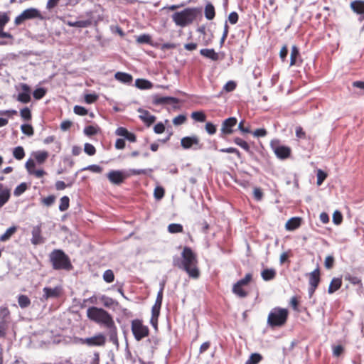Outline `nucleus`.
<instances>
[{"label":"nucleus","mask_w":364,"mask_h":364,"mask_svg":"<svg viewBox=\"0 0 364 364\" xmlns=\"http://www.w3.org/2000/svg\"><path fill=\"white\" fill-rule=\"evenodd\" d=\"M173 264L186 272L191 278L198 279L200 276L197 256L189 247L183 248L181 258H173Z\"/></svg>","instance_id":"1"},{"label":"nucleus","mask_w":364,"mask_h":364,"mask_svg":"<svg viewBox=\"0 0 364 364\" xmlns=\"http://www.w3.org/2000/svg\"><path fill=\"white\" fill-rule=\"evenodd\" d=\"M49 259L55 270L70 271L73 269L69 257L62 250H53L49 255Z\"/></svg>","instance_id":"2"},{"label":"nucleus","mask_w":364,"mask_h":364,"mask_svg":"<svg viewBox=\"0 0 364 364\" xmlns=\"http://www.w3.org/2000/svg\"><path fill=\"white\" fill-rule=\"evenodd\" d=\"M87 316L91 321L104 325L106 328L114 322L109 312L102 308L95 306L89 307L87 309Z\"/></svg>","instance_id":"3"},{"label":"nucleus","mask_w":364,"mask_h":364,"mask_svg":"<svg viewBox=\"0 0 364 364\" xmlns=\"http://www.w3.org/2000/svg\"><path fill=\"white\" fill-rule=\"evenodd\" d=\"M87 316L91 321L104 325L106 328L114 322L109 312L102 308L95 306L89 307L87 309Z\"/></svg>","instance_id":"4"},{"label":"nucleus","mask_w":364,"mask_h":364,"mask_svg":"<svg viewBox=\"0 0 364 364\" xmlns=\"http://www.w3.org/2000/svg\"><path fill=\"white\" fill-rule=\"evenodd\" d=\"M200 13L197 8H186L172 15L173 22L178 26L184 27L191 23Z\"/></svg>","instance_id":"5"},{"label":"nucleus","mask_w":364,"mask_h":364,"mask_svg":"<svg viewBox=\"0 0 364 364\" xmlns=\"http://www.w3.org/2000/svg\"><path fill=\"white\" fill-rule=\"evenodd\" d=\"M289 311L287 309L274 307L268 315L267 325L271 328L281 327L286 323Z\"/></svg>","instance_id":"6"},{"label":"nucleus","mask_w":364,"mask_h":364,"mask_svg":"<svg viewBox=\"0 0 364 364\" xmlns=\"http://www.w3.org/2000/svg\"><path fill=\"white\" fill-rule=\"evenodd\" d=\"M131 330L136 341H139L147 337L149 333L148 326L143 324L140 319H134L132 321Z\"/></svg>","instance_id":"7"},{"label":"nucleus","mask_w":364,"mask_h":364,"mask_svg":"<svg viewBox=\"0 0 364 364\" xmlns=\"http://www.w3.org/2000/svg\"><path fill=\"white\" fill-rule=\"evenodd\" d=\"M270 147L276 156L281 160L287 159L290 156L291 153V148L287 146L282 145L279 139L272 140Z\"/></svg>","instance_id":"8"},{"label":"nucleus","mask_w":364,"mask_h":364,"mask_svg":"<svg viewBox=\"0 0 364 364\" xmlns=\"http://www.w3.org/2000/svg\"><path fill=\"white\" fill-rule=\"evenodd\" d=\"M39 18L43 19L40 11L36 8H29L24 10L20 15L17 16L14 20L16 25H19L26 20Z\"/></svg>","instance_id":"9"},{"label":"nucleus","mask_w":364,"mask_h":364,"mask_svg":"<svg viewBox=\"0 0 364 364\" xmlns=\"http://www.w3.org/2000/svg\"><path fill=\"white\" fill-rule=\"evenodd\" d=\"M106 176L112 184L120 185L130 176V174L123 170H111L106 174Z\"/></svg>","instance_id":"10"},{"label":"nucleus","mask_w":364,"mask_h":364,"mask_svg":"<svg viewBox=\"0 0 364 364\" xmlns=\"http://www.w3.org/2000/svg\"><path fill=\"white\" fill-rule=\"evenodd\" d=\"M181 145L184 149H193L198 150L203 147L199 138L196 135L183 137L181 139Z\"/></svg>","instance_id":"11"},{"label":"nucleus","mask_w":364,"mask_h":364,"mask_svg":"<svg viewBox=\"0 0 364 364\" xmlns=\"http://www.w3.org/2000/svg\"><path fill=\"white\" fill-rule=\"evenodd\" d=\"M43 300L58 299L63 294V289L61 285H58L53 288L46 287L43 289Z\"/></svg>","instance_id":"12"},{"label":"nucleus","mask_w":364,"mask_h":364,"mask_svg":"<svg viewBox=\"0 0 364 364\" xmlns=\"http://www.w3.org/2000/svg\"><path fill=\"white\" fill-rule=\"evenodd\" d=\"M32 237L31 242L33 245H38L45 242V239L41 235V224L34 226L31 231Z\"/></svg>","instance_id":"13"},{"label":"nucleus","mask_w":364,"mask_h":364,"mask_svg":"<svg viewBox=\"0 0 364 364\" xmlns=\"http://www.w3.org/2000/svg\"><path fill=\"white\" fill-rule=\"evenodd\" d=\"M237 119L234 117L225 119L222 123L221 132L223 134L228 135L233 132L232 128L237 124Z\"/></svg>","instance_id":"14"},{"label":"nucleus","mask_w":364,"mask_h":364,"mask_svg":"<svg viewBox=\"0 0 364 364\" xmlns=\"http://www.w3.org/2000/svg\"><path fill=\"white\" fill-rule=\"evenodd\" d=\"M106 338L102 333L97 334L90 338H85L86 345L88 346H102L105 344Z\"/></svg>","instance_id":"15"},{"label":"nucleus","mask_w":364,"mask_h":364,"mask_svg":"<svg viewBox=\"0 0 364 364\" xmlns=\"http://www.w3.org/2000/svg\"><path fill=\"white\" fill-rule=\"evenodd\" d=\"M22 92L19 93L17 97V100L22 103H28L31 101V88L25 83L21 84Z\"/></svg>","instance_id":"16"},{"label":"nucleus","mask_w":364,"mask_h":364,"mask_svg":"<svg viewBox=\"0 0 364 364\" xmlns=\"http://www.w3.org/2000/svg\"><path fill=\"white\" fill-rule=\"evenodd\" d=\"M158 340L157 338L152 337L150 338H148L146 342L144 343V346L145 348L146 349V353L147 354V356L149 358H152L155 351V349L156 348V346L158 345Z\"/></svg>","instance_id":"17"},{"label":"nucleus","mask_w":364,"mask_h":364,"mask_svg":"<svg viewBox=\"0 0 364 364\" xmlns=\"http://www.w3.org/2000/svg\"><path fill=\"white\" fill-rule=\"evenodd\" d=\"M178 102V99L173 97H160L159 95L153 96V103L156 105L171 103L177 104Z\"/></svg>","instance_id":"18"},{"label":"nucleus","mask_w":364,"mask_h":364,"mask_svg":"<svg viewBox=\"0 0 364 364\" xmlns=\"http://www.w3.org/2000/svg\"><path fill=\"white\" fill-rule=\"evenodd\" d=\"M200 54L208 59L213 61H217L220 59L219 54L215 51L213 48H203L200 50Z\"/></svg>","instance_id":"19"},{"label":"nucleus","mask_w":364,"mask_h":364,"mask_svg":"<svg viewBox=\"0 0 364 364\" xmlns=\"http://www.w3.org/2000/svg\"><path fill=\"white\" fill-rule=\"evenodd\" d=\"M320 280V270L318 268H316L309 274V286L318 287Z\"/></svg>","instance_id":"20"},{"label":"nucleus","mask_w":364,"mask_h":364,"mask_svg":"<svg viewBox=\"0 0 364 364\" xmlns=\"http://www.w3.org/2000/svg\"><path fill=\"white\" fill-rule=\"evenodd\" d=\"M114 77L117 80L119 81L120 82L127 85L131 84L133 80L132 75L123 72H117L114 75Z\"/></svg>","instance_id":"21"},{"label":"nucleus","mask_w":364,"mask_h":364,"mask_svg":"<svg viewBox=\"0 0 364 364\" xmlns=\"http://www.w3.org/2000/svg\"><path fill=\"white\" fill-rule=\"evenodd\" d=\"M161 306V304H157L156 301H155V304L151 309V323L155 328L157 326V320L160 314Z\"/></svg>","instance_id":"22"},{"label":"nucleus","mask_w":364,"mask_h":364,"mask_svg":"<svg viewBox=\"0 0 364 364\" xmlns=\"http://www.w3.org/2000/svg\"><path fill=\"white\" fill-rule=\"evenodd\" d=\"M350 9L357 14L364 15V1L356 0L350 3Z\"/></svg>","instance_id":"23"},{"label":"nucleus","mask_w":364,"mask_h":364,"mask_svg":"<svg viewBox=\"0 0 364 364\" xmlns=\"http://www.w3.org/2000/svg\"><path fill=\"white\" fill-rule=\"evenodd\" d=\"M108 330V336L109 337V341L112 342L114 344L118 343V338H117V326L114 323L110 324L107 327Z\"/></svg>","instance_id":"24"},{"label":"nucleus","mask_w":364,"mask_h":364,"mask_svg":"<svg viewBox=\"0 0 364 364\" xmlns=\"http://www.w3.org/2000/svg\"><path fill=\"white\" fill-rule=\"evenodd\" d=\"M139 112L141 113V114L140 115L141 119L148 126H150L155 122L156 117L151 114L149 111L139 109Z\"/></svg>","instance_id":"25"},{"label":"nucleus","mask_w":364,"mask_h":364,"mask_svg":"<svg viewBox=\"0 0 364 364\" xmlns=\"http://www.w3.org/2000/svg\"><path fill=\"white\" fill-rule=\"evenodd\" d=\"M301 218L299 217H293L290 218L285 225L287 230H294L301 225Z\"/></svg>","instance_id":"26"},{"label":"nucleus","mask_w":364,"mask_h":364,"mask_svg":"<svg viewBox=\"0 0 364 364\" xmlns=\"http://www.w3.org/2000/svg\"><path fill=\"white\" fill-rule=\"evenodd\" d=\"M65 23L70 27L87 28L91 26L92 21L90 19L76 21H68Z\"/></svg>","instance_id":"27"},{"label":"nucleus","mask_w":364,"mask_h":364,"mask_svg":"<svg viewBox=\"0 0 364 364\" xmlns=\"http://www.w3.org/2000/svg\"><path fill=\"white\" fill-rule=\"evenodd\" d=\"M18 226L13 225L9 228L6 232L0 236V242H6L16 233Z\"/></svg>","instance_id":"28"},{"label":"nucleus","mask_w":364,"mask_h":364,"mask_svg":"<svg viewBox=\"0 0 364 364\" xmlns=\"http://www.w3.org/2000/svg\"><path fill=\"white\" fill-rule=\"evenodd\" d=\"M135 86L140 90H149L152 88L153 84L151 81L146 79H136Z\"/></svg>","instance_id":"29"},{"label":"nucleus","mask_w":364,"mask_h":364,"mask_svg":"<svg viewBox=\"0 0 364 364\" xmlns=\"http://www.w3.org/2000/svg\"><path fill=\"white\" fill-rule=\"evenodd\" d=\"M342 285V280L341 278H333L330 283L328 287V294H333L337 290H338Z\"/></svg>","instance_id":"30"},{"label":"nucleus","mask_w":364,"mask_h":364,"mask_svg":"<svg viewBox=\"0 0 364 364\" xmlns=\"http://www.w3.org/2000/svg\"><path fill=\"white\" fill-rule=\"evenodd\" d=\"M215 16V11L214 6L208 2L205 6V17L208 20H213Z\"/></svg>","instance_id":"31"},{"label":"nucleus","mask_w":364,"mask_h":364,"mask_svg":"<svg viewBox=\"0 0 364 364\" xmlns=\"http://www.w3.org/2000/svg\"><path fill=\"white\" fill-rule=\"evenodd\" d=\"M261 276L264 281H270L276 277V271L274 269H264L261 272Z\"/></svg>","instance_id":"32"},{"label":"nucleus","mask_w":364,"mask_h":364,"mask_svg":"<svg viewBox=\"0 0 364 364\" xmlns=\"http://www.w3.org/2000/svg\"><path fill=\"white\" fill-rule=\"evenodd\" d=\"M35 159L39 164H43L48 157V153L46 151H38L33 154Z\"/></svg>","instance_id":"33"},{"label":"nucleus","mask_w":364,"mask_h":364,"mask_svg":"<svg viewBox=\"0 0 364 364\" xmlns=\"http://www.w3.org/2000/svg\"><path fill=\"white\" fill-rule=\"evenodd\" d=\"M232 292L240 298H245L247 296V292L242 289V286L237 282L232 287Z\"/></svg>","instance_id":"34"},{"label":"nucleus","mask_w":364,"mask_h":364,"mask_svg":"<svg viewBox=\"0 0 364 364\" xmlns=\"http://www.w3.org/2000/svg\"><path fill=\"white\" fill-rule=\"evenodd\" d=\"M299 56V50L297 46H293L291 47L290 55V66L297 65V58Z\"/></svg>","instance_id":"35"},{"label":"nucleus","mask_w":364,"mask_h":364,"mask_svg":"<svg viewBox=\"0 0 364 364\" xmlns=\"http://www.w3.org/2000/svg\"><path fill=\"white\" fill-rule=\"evenodd\" d=\"M262 356L258 353H254L250 355L245 364H258L262 360Z\"/></svg>","instance_id":"36"},{"label":"nucleus","mask_w":364,"mask_h":364,"mask_svg":"<svg viewBox=\"0 0 364 364\" xmlns=\"http://www.w3.org/2000/svg\"><path fill=\"white\" fill-rule=\"evenodd\" d=\"M70 205V198L67 196H63L60 200L59 210L61 212L67 210Z\"/></svg>","instance_id":"37"},{"label":"nucleus","mask_w":364,"mask_h":364,"mask_svg":"<svg viewBox=\"0 0 364 364\" xmlns=\"http://www.w3.org/2000/svg\"><path fill=\"white\" fill-rule=\"evenodd\" d=\"M18 303L21 308L24 309L31 304V300L26 295H20L18 298Z\"/></svg>","instance_id":"38"},{"label":"nucleus","mask_w":364,"mask_h":364,"mask_svg":"<svg viewBox=\"0 0 364 364\" xmlns=\"http://www.w3.org/2000/svg\"><path fill=\"white\" fill-rule=\"evenodd\" d=\"M183 230V225L178 223H171L168 226V231L170 233H179Z\"/></svg>","instance_id":"39"},{"label":"nucleus","mask_w":364,"mask_h":364,"mask_svg":"<svg viewBox=\"0 0 364 364\" xmlns=\"http://www.w3.org/2000/svg\"><path fill=\"white\" fill-rule=\"evenodd\" d=\"M13 155L16 159L21 160L25 156L23 148L21 146L15 147L13 151Z\"/></svg>","instance_id":"40"},{"label":"nucleus","mask_w":364,"mask_h":364,"mask_svg":"<svg viewBox=\"0 0 364 364\" xmlns=\"http://www.w3.org/2000/svg\"><path fill=\"white\" fill-rule=\"evenodd\" d=\"M0 319L1 321H10V311L7 307H0Z\"/></svg>","instance_id":"41"},{"label":"nucleus","mask_w":364,"mask_h":364,"mask_svg":"<svg viewBox=\"0 0 364 364\" xmlns=\"http://www.w3.org/2000/svg\"><path fill=\"white\" fill-rule=\"evenodd\" d=\"M10 198V191L8 189L4 190L0 193V208L7 203Z\"/></svg>","instance_id":"42"},{"label":"nucleus","mask_w":364,"mask_h":364,"mask_svg":"<svg viewBox=\"0 0 364 364\" xmlns=\"http://www.w3.org/2000/svg\"><path fill=\"white\" fill-rule=\"evenodd\" d=\"M191 117L197 122H203L205 121L206 116L202 111L193 112L191 114Z\"/></svg>","instance_id":"43"},{"label":"nucleus","mask_w":364,"mask_h":364,"mask_svg":"<svg viewBox=\"0 0 364 364\" xmlns=\"http://www.w3.org/2000/svg\"><path fill=\"white\" fill-rule=\"evenodd\" d=\"M345 279L348 280L352 284H354V285L358 284V285H360V287H363L361 279L358 277L353 276L350 274H347L345 276Z\"/></svg>","instance_id":"44"},{"label":"nucleus","mask_w":364,"mask_h":364,"mask_svg":"<svg viewBox=\"0 0 364 364\" xmlns=\"http://www.w3.org/2000/svg\"><path fill=\"white\" fill-rule=\"evenodd\" d=\"M233 141L235 144H236L237 145H238L239 146L242 148L246 151H250L249 144L242 139H241L240 137H235V138H234Z\"/></svg>","instance_id":"45"},{"label":"nucleus","mask_w":364,"mask_h":364,"mask_svg":"<svg viewBox=\"0 0 364 364\" xmlns=\"http://www.w3.org/2000/svg\"><path fill=\"white\" fill-rule=\"evenodd\" d=\"M46 94V90L43 87L36 88L33 92V96L36 100L42 99Z\"/></svg>","instance_id":"46"},{"label":"nucleus","mask_w":364,"mask_h":364,"mask_svg":"<svg viewBox=\"0 0 364 364\" xmlns=\"http://www.w3.org/2000/svg\"><path fill=\"white\" fill-rule=\"evenodd\" d=\"M21 132L26 136H31L33 135V128L31 124H24L21 127Z\"/></svg>","instance_id":"47"},{"label":"nucleus","mask_w":364,"mask_h":364,"mask_svg":"<svg viewBox=\"0 0 364 364\" xmlns=\"http://www.w3.org/2000/svg\"><path fill=\"white\" fill-rule=\"evenodd\" d=\"M103 279L107 283H111L114 280V274L112 270L107 269L103 274Z\"/></svg>","instance_id":"48"},{"label":"nucleus","mask_w":364,"mask_h":364,"mask_svg":"<svg viewBox=\"0 0 364 364\" xmlns=\"http://www.w3.org/2000/svg\"><path fill=\"white\" fill-rule=\"evenodd\" d=\"M74 178L72 179L68 184H65V182L63 181H58L55 182V186L58 191H62L64 190L66 187L72 186Z\"/></svg>","instance_id":"49"},{"label":"nucleus","mask_w":364,"mask_h":364,"mask_svg":"<svg viewBox=\"0 0 364 364\" xmlns=\"http://www.w3.org/2000/svg\"><path fill=\"white\" fill-rule=\"evenodd\" d=\"M219 151L222 153L235 154L238 159H241L242 156L239 150L234 147L223 148L219 149Z\"/></svg>","instance_id":"50"},{"label":"nucleus","mask_w":364,"mask_h":364,"mask_svg":"<svg viewBox=\"0 0 364 364\" xmlns=\"http://www.w3.org/2000/svg\"><path fill=\"white\" fill-rule=\"evenodd\" d=\"M136 41L140 44H151V38L149 34H142L137 37Z\"/></svg>","instance_id":"51"},{"label":"nucleus","mask_w":364,"mask_h":364,"mask_svg":"<svg viewBox=\"0 0 364 364\" xmlns=\"http://www.w3.org/2000/svg\"><path fill=\"white\" fill-rule=\"evenodd\" d=\"M10 321H0V338L5 337Z\"/></svg>","instance_id":"52"},{"label":"nucleus","mask_w":364,"mask_h":364,"mask_svg":"<svg viewBox=\"0 0 364 364\" xmlns=\"http://www.w3.org/2000/svg\"><path fill=\"white\" fill-rule=\"evenodd\" d=\"M316 177H317L316 183L318 186H321L323 183V182L324 181V180L326 178L327 174L323 171L318 169L317 171Z\"/></svg>","instance_id":"53"},{"label":"nucleus","mask_w":364,"mask_h":364,"mask_svg":"<svg viewBox=\"0 0 364 364\" xmlns=\"http://www.w3.org/2000/svg\"><path fill=\"white\" fill-rule=\"evenodd\" d=\"M86 170L90 171L94 173H101L102 171V168L99 165L92 164L81 169V171Z\"/></svg>","instance_id":"54"},{"label":"nucleus","mask_w":364,"mask_h":364,"mask_svg":"<svg viewBox=\"0 0 364 364\" xmlns=\"http://www.w3.org/2000/svg\"><path fill=\"white\" fill-rule=\"evenodd\" d=\"M84 151L89 156H93L96 153L95 147L90 143L85 144Z\"/></svg>","instance_id":"55"},{"label":"nucleus","mask_w":364,"mask_h":364,"mask_svg":"<svg viewBox=\"0 0 364 364\" xmlns=\"http://www.w3.org/2000/svg\"><path fill=\"white\" fill-rule=\"evenodd\" d=\"M27 188V185L26 183H21L18 186H17L14 190V195L16 196H21L23 193Z\"/></svg>","instance_id":"56"},{"label":"nucleus","mask_w":364,"mask_h":364,"mask_svg":"<svg viewBox=\"0 0 364 364\" xmlns=\"http://www.w3.org/2000/svg\"><path fill=\"white\" fill-rule=\"evenodd\" d=\"M21 117L24 120H30L31 119V112L28 107H24L20 111Z\"/></svg>","instance_id":"57"},{"label":"nucleus","mask_w":364,"mask_h":364,"mask_svg":"<svg viewBox=\"0 0 364 364\" xmlns=\"http://www.w3.org/2000/svg\"><path fill=\"white\" fill-rule=\"evenodd\" d=\"M164 189L161 186H157L154 189V196L156 199L161 200L164 196Z\"/></svg>","instance_id":"58"},{"label":"nucleus","mask_w":364,"mask_h":364,"mask_svg":"<svg viewBox=\"0 0 364 364\" xmlns=\"http://www.w3.org/2000/svg\"><path fill=\"white\" fill-rule=\"evenodd\" d=\"M74 113L80 115V116H85L87 114L88 111L87 109H85L84 107L80 106V105H75L73 108Z\"/></svg>","instance_id":"59"},{"label":"nucleus","mask_w":364,"mask_h":364,"mask_svg":"<svg viewBox=\"0 0 364 364\" xmlns=\"http://www.w3.org/2000/svg\"><path fill=\"white\" fill-rule=\"evenodd\" d=\"M84 134L87 136H92L97 133V128L94 126H87L84 129Z\"/></svg>","instance_id":"60"},{"label":"nucleus","mask_w":364,"mask_h":364,"mask_svg":"<svg viewBox=\"0 0 364 364\" xmlns=\"http://www.w3.org/2000/svg\"><path fill=\"white\" fill-rule=\"evenodd\" d=\"M186 121V117L183 114H179L177 117H174L173 119V124L175 126H178L183 124Z\"/></svg>","instance_id":"61"},{"label":"nucleus","mask_w":364,"mask_h":364,"mask_svg":"<svg viewBox=\"0 0 364 364\" xmlns=\"http://www.w3.org/2000/svg\"><path fill=\"white\" fill-rule=\"evenodd\" d=\"M100 299L105 307H111L115 303L113 299L105 295L102 296Z\"/></svg>","instance_id":"62"},{"label":"nucleus","mask_w":364,"mask_h":364,"mask_svg":"<svg viewBox=\"0 0 364 364\" xmlns=\"http://www.w3.org/2000/svg\"><path fill=\"white\" fill-rule=\"evenodd\" d=\"M252 275L251 273H247L245 274V277L240 279L237 282V284H240L241 286H245L248 284L250 281L252 280Z\"/></svg>","instance_id":"63"},{"label":"nucleus","mask_w":364,"mask_h":364,"mask_svg":"<svg viewBox=\"0 0 364 364\" xmlns=\"http://www.w3.org/2000/svg\"><path fill=\"white\" fill-rule=\"evenodd\" d=\"M55 200V196L53 195H50V196H48V197L43 198L42 203L46 206L49 207L54 203Z\"/></svg>","instance_id":"64"}]
</instances>
